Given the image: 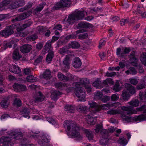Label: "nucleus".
<instances>
[{
    "mask_svg": "<svg viewBox=\"0 0 146 146\" xmlns=\"http://www.w3.org/2000/svg\"><path fill=\"white\" fill-rule=\"evenodd\" d=\"M93 85L96 88L101 89L103 87V83L102 84L101 82L99 80H97L93 83Z\"/></svg>",
    "mask_w": 146,
    "mask_h": 146,
    "instance_id": "25",
    "label": "nucleus"
},
{
    "mask_svg": "<svg viewBox=\"0 0 146 146\" xmlns=\"http://www.w3.org/2000/svg\"><path fill=\"white\" fill-rule=\"evenodd\" d=\"M127 74H131L134 75L136 74L137 72L135 69L133 67H130L129 69L125 72Z\"/></svg>",
    "mask_w": 146,
    "mask_h": 146,
    "instance_id": "31",
    "label": "nucleus"
},
{
    "mask_svg": "<svg viewBox=\"0 0 146 146\" xmlns=\"http://www.w3.org/2000/svg\"><path fill=\"white\" fill-rule=\"evenodd\" d=\"M44 5L45 4L43 3L40 4L39 7L36 8V10L38 12H40L43 9Z\"/></svg>",
    "mask_w": 146,
    "mask_h": 146,
    "instance_id": "57",
    "label": "nucleus"
},
{
    "mask_svg": "<svg viewBox=\"0 0 146 146\" xmlns=\"http://www.w3.org/2000/svg\"><path fill=\"white\" fill-rule=\"evenodd\" d=\"M12 98L13 99L12 103L13 110L15 111H17L18 108V96L17 95L13 94Z\"/></svg>",
    "mask_w": 146,
    "mask_h": 146,
    "instance_id": "11",
    "label": "nucleus"
},
{
    "mask_svg": "<svg viewBox=\"0 0 146 146\" xmlns=\"http://www.w3.org/2000/svg\"><path fill=\"white\" fill-rule=\"evenodd\" d=\"M34 98L37 102H40L44 100V97L40 92L37 93L34 96Z\"/></svg>",
    "mask_w": 146,
    "mask_h": 146,
    "instance_id": "17",
    "label": "nucleus"
},
{
    "mask_svg": "<svg viewBox=\"0 0 146 146\" xmlns=\"http://www.w3.org/2000/svg\"><path fill=\"white\" fill-rule=\"evenodd\" d=\"M29 110L27 108H23L20 111L21 114L24 117H28V118L30 117L29 115Z\"/></svg>",
    "mask_w": 146,
    "mask_h": 146,
    "instance_id": "19",
    "label": "nucleus"
},
{
    "mask_svg": "<svg viewBox=\"0 0 146 146\" xmlns=\"http://www.w3.org/2000/svg\"><path fill=\"white\" fill-rule=\"evenodd\" d=\"M129 21L128 19H121L120 21V24L121 26H123L125 24L128 23Z\"/></svg>",
    "mask_w": 146,
    "mask_h": 146,
    "instance_id": "58",
    "label": "nucleus"
},
{
    "mask_svg": "<svg viewBox=\"0 0 146 146\" xmlns=\"http://www.w3.org/2000/svg\"><path fill=\"white\" fill-rule=\"evenodd\" d=\"M116 75V73L114 72H107L106 74V76L108 77H114Z\"/></svg>",
    "mask_w": 146,
    "mask_h": 146,
    "instance_id": "47",
    "label": "nucleus"
},
{
    "mask_svg": "<svg viewBox=\"0 0 146 146\" xmlns=\"http://www.w3.org/2000/svg\"><path fill=\"white\" fill-rule=\"evenodd\" d=\"M37 37L38 36L35 35L29 36L28 37V38L31 40H34L36 39Z\"/></svg>",
    "mask_w": 146,
    "mask_h": 146,
    "instance_id": "61",
    "label": "nucleus"
},
{
    "mask_svg": "<svg viewBox=\"0 0 146 146\" xmlns=\"http://www.w3.org/2000/svg\"><path fill=\"white\" fill-rule=\"evenodd\" d=\"M53 52H50L47 55L46 57V60L47 61H50L52 60L53 56Z\"/></svg>",
    "mask_w": 146,
    "mask_h": 146,
    "instance_id": "44",
    "label": "nucleus"
},
{
    "mask_svg": "<svg viewBox=\"0 0 146 146\" xmlns=\"http://www.w3.org/2000/svg\"><path fill=\"white\" fill-rule=\"evenodd\" d=\"M128 104L130 106L133 107H137L139 105V102L138 100L137 99L131 100L128 102Z\"/></svg>",
    "mask_w": 146,
    "mask_h": 146,
    "instance_id": "33",
    "label": "nucleus"
},
{
    "mask_svg": "<svg viewBox=\"0 0 146 146\" xmlns=\"http://www.w3.org/2000/svg\"><path fill=\"white\" fill-rule=\"evenodd\" d=\"M121 96L123 100L127 101L129 99L130 95L126 90H124L122 91Z\"/></svg>",
    "mask_w": 146,
    "mask_h": 146,
    "instance_id": "23",
    "label": "nucleus"
},
{
    "mask_svg": "<svg viewBox=\"0 0 146 146\" xmlns=\"http://www.w3.org/2000/svg\"><path fill=\"white\" fill-rule=\"evenodd\" d=\"M85 132L88 139L90 141L92 140L93 138V135L92 131L88 129H86L85 130Z\"/></svg>",
    "mask_w": 146,
    "mask_h": 146,
    "instance_id": "28",
    "label": "nucleus"
},
{
    "mask_svg": "<svg viewBox=\"0 0 146 146\" xmlns=\"http://www.w3.org/2000/svg\"><path fill=\"white\" fill-rule=\"evenodd\" d=\"M140 60L142 63L145 66H146V53H143L141 55Z\"/></svg>",
    "mask_w": 146,
    "mask_h": 146,
    "instance_id": "43",
    "label": "nucleus"
},
{
    "mask_svg": "<svg viewBox=\"0 0 146 146\" xmlns=\"http://www.w3.org/2000/svg\"><path fill=\"white\" fill-rule=\"evenodd\" d=\"M129 80L130 82L133 85H136L138 83L137 81L135 79L130 78Z\"/></svg>",
    "mask_w": 146,
    "mask_h": 146,
    "instance_id": "62",
    "label": "nucleus"
},
{
    "mask_svg": "<svg viewBox=\"0 0 146 146\" xmlns=\"http://www.w3.org/2000/svg\"><path fill=\"white\" fill-rule=\"evenodd\" d=\"M18 135L17 130H12L8 136H3L0 138V143L3 144L2 146H13L14 144L12 139H16Z\"/></svg>",
    "mask_w": 146,
    "mask_h": 146,
    "instance_id": "3",
    "label": "nucleus"
},
{
    "mask_svg": "<svg viewBox=\"0 0 146 146\" xmlns=\"http://www.w3.org/2000/svg\"><path fill=\"white\" fill-rule=\"evenodd\" d=\"M72 55L68 54L66 56L63 61V65L62 70L63 71L66 72L70 68L69 65L71 57Z\"/></svg>",
    "mask_w": 146,
    "mask_h": 146,
    "instance_id": "7",
    "label": "nucleus"
},
{
    "mask_svg": "<svg viewBox=\"0 0 146 146\" xmlns=\"http://www.w3.org/2000/svg\"><path fill=\"white\" fill-rule=\"evenodd\" d=\"M13 88L14 91L17 92L18 91V84L14 83L13 86Z\"/></svg>",
    "mask_w": 146,
    "mask_h": 146,
    "instance_id": "56",
    "label": "nucleus"
},
{
    "mask_svg": "<svg viewBox=\"0 0 146 146\" xmlns=\"http://www.w3.org/2000/svg\"><path fill=\"white\" fill-rule=\"evenodd\" d=\"M51 72L49 70H46L42 74H41L40 77L41 78H44L48 80L51 77Z\"/></svg>",
    "mask_w": 146,
    "mask_h": 146,
    "instance_id": "13",
    "label": "nucleus"
},
{
    "mask_svg": "<svg viewBox=\"0 0 146 146\" xmlns=\"http://www.w3.org/2000/svg\"><path fill=\"white\" fill-rule=\"evenodd\" d=\"M121 110L125 111L122 112L119 109H111L107 112V113L110 115L120 114L121 118L123 121L130 122L131 120V118L129 116H127L125 113L127 114H136L137 111H143L144 113L138 116H136L133 118L135 121H141L146 120V106L143 105L139 108L133 109V108L131 106L126 107L123 106L121 107Z\"/></svg>",
    "mask_w": 146,
    "mask_h": 146,
    "instance_id": "1",
    "label": "nucleus"
},
{
    "mask_svg": "<svg viewBox=\"0 0 146 146\" xmlns=\"http://www.w3.org/2000/svg\"><path fill=\"white\" fill-rule=\"evenodd\" d=\"M37 30L38 31V33L40 34H42L44 32V29L43 26L38 27L37 28Z\"/></svg>",
    "mask_w": 146,
    "mask_h": 146,
    "instance_id": "53",
    "label": "nucleus"
},
{
    "mask_svg": "<svg viewBox=\"0 0 146 146\" xmlns=\"http://www.w3.org/2000/svg\"><path fill=\"white\" fill-rule=\"evenodd\" d=\"M77 36L73 34L68 35L66 37V39L68 40L69 39H75L76 38Z\"/></svg>",
    "mask_w": 146,
    "mask_h": 146,
    "instance_id": "52",
    "label": "nucleus"
},
{
    "mask_svg": "<svg viewBox=\"0 0 146 146\" xmlns=\"http://www.w3.org/2000/svg\"><path fill=\"white\" fill-rule=\"evenodd\" d=\"M63 8L62 6V3L61 1L56 3L53 7L52 9L53 10H58L60 8Z\"/></svg>",
    "mask_w": 146,
    "mask_h": 146,
    "instance_id": "39",
    "label": "nucleus"
},
{
    "mask_svg": "<svg viewBox=\"0 0 146 146\" xmlns=\"http://www.w3.org/2000/svg\"><path fill=\"white\" fill-rule=\"evenodd\" d=\"M46 120L49 123H51L52 124H55L56 123L55 121L52 118H50L47 117L46 118Z\"/></svg>",
    "mask_w": 146,
    "mask_h": 146,
    "instance_id": "63",
    "label": "nucleus"
},
{
    "mask_svg": "<svg viewBox=\"0 0 146 146\" xmlns=\"http://www.w3.org/2000/svg\"><path fill=\"white\" fill-rule=\"evenodd\" d=\"M11 43L10 42H5L4 43V47L5 48V49L8 47H9V48H11L12 45L11 44Z\"/></svg>",
    "mask_w": 146,
    "mask_h": 146,
    "instance_id": "64",
    "label": "nucleus"
},
{
    "mask_svg": "<svg viewBox=\"0 0 146 146\" xmlns=\"http://www.w3.org/2000/svg\"><path fill=\"white\" fill-rule=\"evenodd\" d=\"M121 90V88L119 86L114 85L113 88V90L115 92H116L120 91Z\"/></svg>",
    "mask_w": 146,
    "mask_h": 146,
    "instance_id": "60",
    "label": "nucleus"
},
{
    "mask_svg": "<svg viewBox=\"0 0 146 146\" xmlns=\"http://www.w3.org/2000/svg\"><path fill=\"white\" fill-rule=\"evenodd\" d=\"M41 139L38 141V142L40 145H43L44 143H47L49 141V139L45 135H43L41 137Z\"/></svg>",
    "mask_w": 146,
    "mask_h": 146,
    "instance_id": "26",
    "label": "nucleus"
},
{
    "mask_svg": "<svg viewBox=\"0 0 146 146\" xmlns=\"http://www.w3.org/2000/svg\"><path fill=\"white\" fill-rule=\"evenodd\" d=\"M102 138L100 140V143L102 145H106L108 143V132L106 129L103 130L102 132Z\"/></svg>",
    "mask_w": 146,
    "mask_h": 146,
    "instance_id": "8",
    "label": "nucleus"
},
{
    "mask_svg": "<svg viewBox=\"0 0 146 146\" xmlns=\"http://www.w3.org/2000/svg\"><path fill=\"white\" fill-rule=\"evenodd\" d=\"M103 87L104 86H107L108 85H113L114 84V81L111 78H107L104 80L103 82Z\"/></svg>",
    "mask_w": 146,
    "mask_h": 146,
    "instance_id": "24",
    "label": "nucleus"
},
{
    "mask_svg": "<svg viewBox=\"0 0 146 146\" xmlns=\"http://www.w3.org/2000/svg\"><path fill=\"white\" fill-rule=\"evenodd\" d=\"M75 106L66 105L65 107V111L68 112L73 113L75 110Z\"/></svg>",
    "mask_w": 146,
    "mask_h": 146,
    "instance_id": "27",
    "label": "nucleus"
},
{
    "mask_svg": "<svg viewBox=\"0 0 146 146\" xmlns=\"http://www.w3.org/2000/svg\"><path fill=\"white\" fill-rule=\"evenodd\" d=\"M13 48L15 49L13 53V58L14 62L18 60V46L17 44H14Z\"/></svg>",
    "mask_w": 146,
    "mask_h": 146,
    "instance_id": "12",
    "label": "nucleus"
},
{
    "mask_svg": "<svg viewBox=\"0 0 146 146\" xmlns=\"http://www.w3.org/2000/svg\"><path fill=\"white\" fill-rule=\"evenodd\" d=\"M103 94L100 91L95 92L94 93V98L96 100H101Z\"/></svg>",
    "mask_w": 146,
    "mask_h": 146,
    "instance_id": "32",
    "label": "nucleus"
},
{
    "mask_svg": "<svg viewBox=\"0 0 146 146\" xmlns=\"http://www.w3.org/2000/svg\"><path fill=\"white\" fill-rule=\"evenodd\" d=\"M58 77L59 79L60 80L67 81V77L64 76L60 72H58Z\"/></svg>",
    "mask_w": 146,
    "mask_h": 146,
    "instance_id": "42",
    "label": "nucleus"
},
{
    "mask_svg": "<svg viewBox=\"0 0 146 146\" xmlns=\"http://www.w3.org/2000/svg\"><path fill=\"white\" fill-rule=\"evenodd\" d=\"M11 27V29L13 30L16 29L17 32H18V22L12 24L9 26Z\"/></svg>",
    "mask_w": 146,
    "mask_h": 146,
    "instance_id": "46",
    "label": "nucleus"
},
{
    "mask_svg": "<svg viewBox=\"0 0 146 146\" xmlns=\"http://www.w3.org/2000/svg\"><path fill=\"white\" fill-rule=\"evenodd\" d=\"M32 49V46L29 44H25L20 48V50L23 53H28Z\"/></svg>",
    "mask_w": 146,
    "mask_h": 146,
    "instance_id": "14",
    "label": "nucleus"
},
{
    "mask_svg": "<svg viewBox=\"0 0 146 146\" xmlns=\"http://www.w3.org/2000/svg\"><path fill=\"white\" fill-rule=\"evenodd\" d=\"M135 52L134 51L131 52L130 55V61L132 65L136 66V63L138 60L135 57Z\"/></svg>",
    "mask_w": 146,
    "mask_h": 146,
    "instance_id": "15",
    "label": "nucleus"
},
{
    "mask_svg": "<svg viewBox=\"0 0 146 146\" xmlns=\"http://www.w3.org/2000/svg\"><path fill=\"white\" fill-rule=\"evenodd\" d=\"M88 34L86 33L81 34L79 35L78 38L81 39L85 38L88 37Z\"/></svg>",
    "mask_w": 146,
    "mask_h": 146,
    "instance_id": "50",
    "label": "nucleus"
},
{
    "mask_svg": "<svg viewBox=\"0 0 146 146\" xmlns=\"http://www.w3.org/2000/svg\"><path fill=\"white\" fill-rule=\"evenodd\" d=\"M122 52H123V56L125 54L129 53L130 52V49L128 48H125L122 49Z\"/></svg>",
    "mask_w": 146,
    "mask_h": 146,
    "instance_id": "59",
    "label": "nucleus"
},
{
    "mask_svg": "<svg viewBox=\"0 0 146 146\" xmlns=\"http://www.w3.org/2000/svg\"><path fill=\"white\" fill-rule=\"evenodd\" d=\"M80 46L79 43L76 42H72L68 44L69 48H77Z\"/></svg>",
    "mask_w": 146,
    "mask_h": 146,
    "instance_id": "34",
    "label": "nucleus"
},
{
    "mask_svg": "<svg viewBox=\"0 0 146 146\" xmlns=\"http://www.w3.org/2000/svg\"><path fill=\"white\" fill-rule=\"evenodd\" d=\"M13 30L11 29V27L8 26L0 32L1 36L6 38L14 33Z\"/></svg>",
    "mask_w": 146,
    "mask_h": 146,
    "instance_id": "9",
    "label": "nucleus"
},
{
    "mask_svg": "<svg viewBox=\"0 0 146 146\" xmlns=\"http://www.w3.org/2000/svg\"><path fill=\"white\" fill-rule=\"evenodd\" d=\"M102 129V124H98L96 125V129H94L96 133H98L100 132L102 135V132L103 130Z\"/></svg>",
    "mask_w": 146,
    "mask_h": 146,
    "instance_id": "36",
    "label": "nucleus"
},
{
    "mask_svg": "<svg viewBox=\"0 0 146 146\" xmlns=\"http://www.w3.org/2000/svg\"><path fill=\"white\" fill-rule=\"evenodd\" d=\"M56 86L59 89H61L63 87H64L65 85L62 83L60 82L57 83L56 85Z\"/></svg>",
    "mask_w": 146,
    "mask_h": 146,
    "instance_id": "54",
    "label": "nucleus"
},
{
    "mask_svg": "<svg viewBox=\"0 0 146 146\" xmlns=\"http://www.w3.org/2000/svg\"><path fill=\"white\" fill-rule=\"evenodd\" d=\"M73 85L76 87L74 88L76 90L75 94L77 97L79 99L78 101H85L86 100L85 92L83 91L82 88L79 85H77L76 83H74Z\"/></svg>",
    "mask_w": 146,
    "mask_h": 146,
    "instance_id": "5",
    "label": "nucleus"
},
{
    "mask_svg": "<svg viewBox=\"0 0 146 146\" xmlns=\"http://www.w3.org/2000/svg\"><path fill=\"white\" fill-rule=\"evenodd\" d=\"M9 102L7 100L4 99L1 102V105L3 108H7Z\"/></svg>",
    "mask_w": 146,
    "mask_h": 146,
    "instance_id": "40",
    "label": "nucleus"
},
{
    "mask_svg": "<svg viewBox=\"0 0 146 146\" xmlns=\"http://www.w3.org/2000/svg\"><path fill=\"white\" fill-rule=\"evenodd\" d=\"M18 0H4L2 2L4 6L9 5V8L11 9L16 8L18 5Z\"/></svg>",
    "mask_w": 146,
    "mask_h": 146,
    "instance_id": "6",
    "label": "nucleus"
},
{
    "mask_svg": "<svg viewBox=\"0 0 146 146\" xmlns=\"http://www.w3.org/2000/svg\"><path fill=\"white\" fill-rule=\"evenodd\" d=\"M82 64L81 61L80 60L78 57H76L74 59L73 63V66L76 68H80Z\"/></svg>",
    "mask_w": 146,
    "mask_h": 146,
    "instance_id": "18",
    "label": "nucleus"
},
{
    "mask_svg": "<svg viewBox=\"0 0 146 146\" xmlns=\"http://www.w3.org/2000/svg\"><path fill=\"white\" fill-rule=\"evenodd\" d=\"M88 104L90 105V107L95 109L96 112L99 111V110H98L99 105H98L96 103L92 101H91L88 102Z\"/></svg>",
    "mask_w": 146,
    "mask_h": 146,
    "instance_id": "21",
    "label": "nucleus"
},
{
    "mask_svg": "<svg viewBox=\"0 0 146 146\" xmlns=\"http://www.w3.org/2000/svg\"><path fill=\"white\" fill-rule=\"evenodd\" d=\"M84 11H75L73 14L69 15L67 21L69 24L73 23L75 21L82 19L85 16Z\"/></svg>",
    "mask_w": 146,
    "mask_h": 146,
    "instance_id": "4",
    "label": "nucleus"
},
{
    "mask_svg": "<svg viewBox=\"0 0 146 146\" xmlns=\"http://www.w3.org/2000/svg\"><path fill=\"white\" fill-rule=\"evenodd\" d=\"M87 108V107L86 106L79 105L77 106L76 109L78 111L80 112H83L86 110Z\"/></svg>",
    "mask_w": 146,
    "mask_h": 146,
    "instance_id": "41",
    "label": "nucleus"
},
{
    "mask_svg": "<svg viewBox=\"0 0 146 146\" xmlns=\"http://www.w3.org/2000/svg\"><path fill=\"white\" fill-rule=\"evenodd\" d=\"M27 90L26 87L23 85H19V91L20 90L21 91H25Z\"/></svg>",
    "mask_w": 146,
    "mask_h": 146,
    "instance_id": "55",
    "label": "nucleus"
},
{
    "mask_svg": "<svg viewBox=\"0 0 146 146\" xmlns=\"http://www.w3.org/2000/svg\"><path fill=\"white\" fill-rule=\"evenodd\" d=\"M119 98L118 95L117 94H114L112 95L111 97V100L113 101H116Z\"/></svg>",
    "mask_w": 146,
    "mask_h": 146,
    "instance_id": "45",
    "label": "nucleus"
},
{
    "mask_svg": "<svg viewBox=\"0 0 146 146\" xmlns=\"http://www.w3.org/2000/svg\"><path fill=\"white\" fill-rule=\"evenodd\" d=\"M26 80L28 82H36L37 80V78L33 75H30L27 77Z\"/></svg>",
    "mask_w": 146,
    "mask_h": 146,
    "instance_id": "35",
    "label": "nucleus"
},
{
    "mask_svg": "<svg viewBox=\"0 0 146 146\" xmlns=\"http://www.w3.org/2000/svg\"><path fill=\"white\" fill-rule=\"evenodd\" d=\"M118 142L120 144L123 146L125 145L127 143V141L124 137L120 138L119 139Z\"/></svg>",
    "mask_w": 146,
    "mask_h": 146,
    "instance_id": "38",
    "label": "nucleus"
},
{
    "mask_svg": "<svg viewBox=\"0 0 146 146\" xmlns=\"http://www.w3.org/2000/svg\"><path fill=\"white\" fill-rule=\"evenodd\" d=\"M125 88L129 93L131 94H134L135 93V88L131 84L126 83L125 84Z\"/></svg>",
    "mask_w": 146,
    "mask_h": 146,
    "instance_id": "16",
    "label": "nucleus"
},
{
    "mask_svg": "<svg viewBox=\"0 0 146 146\" xmlns=\"http://www.w3.org/2000/svg\"><path fill=\"white\" fill-rule=\"evenodd\" d=\"M121 104L119 102L112 104V103H109L106 104H104L102 105H99L98 110L100 111L101 109L108 110L110 107L114 106L115 108H117L118 106L120 105Z\"/></svg>",
    "mask_w": 146,
    "mask_h": 146,
    "instance_id": "10",
    "label": "nucleus"
},
{
    "mask_svg": "<svg viewBox=\"0 0 146 146\" xmlns=\"http://www.w3.org/2000/svg\"><path fill=\"white\" fill-rule=\"evenodd\" d=\"M134 9L135 10L136 12H137L139 13H142V9L139 5H137L135 7Z\"/></svg>",
    "mask_w": 146,
    "mask_h": 146,
    "instance_id": "51",
    "label": "nucleus"
},
{
    "mask_svg": "<svg viewBox=\"0 0 146 146\" xmlns=\"http://www.w3.org/2000/svg\"><path fill=\"white\" fill-rule=\"evenodd\" d=\"M52 48L51 47V42H48L46 43L44 46V48L43 50H44L45 54L46 53L48 52L50 50H51Z\"/></svg>",
    "mask_w": 146,
    "mask_h": 146,
    "instance_id": "29",
    "label": "nucleus"
},
{
    "mask_svg": "<svg viewBox=\"0 0 146 146\" xmlns=\"http://www.w3.org/2000/svg\"><path fill=\"white\" fill-rule=\"evenodd\" d=\"M61 94V93L59 91L54 90L52 92L51 97L53 100L58 99L59 96Z\"/></svg>",
    "mask_w": 146,
    "mask_h": 146,
    "instance_id": "20",
    "label": "nucleus"
},
{
    "mask_svg": "<svg viewBox=\"0 0 146 146\" xmlns=\"http://www.w3.org/2000/svg\"><path fill=\"white\" fill-rule=\"evenodd\" d=\"M64 125L68 132V135L71 138H75L78 140L81 139L82 136L80 133V127L76 123L71 120L66 121Z\"/></svg>",
    "mask_w": 146,
    "mask_h": 146,
    "instance_id": "2",
    "label": "nucleus"
},
{
    "mask_svg": "<svg viewBox=\"0 0 146 146\" xmlns=\"http://www.w3.org/2000/svg\"><path fill=\"white\" fill-rule=\"evenodd\" d=\"M60 54H62L64 53H68V51L66 50V47H64L60 49Z\"/></svg>",
    "mask_w": 146,
    "mask_h": 146,
    "instance_id": "49",
    "label": "nucleus"
},
{
    "mask_svg": "<svg viewBox=\"0 0 146 146\" xmlns=\"http://www.w3.org/2000/svg\"><path fill=\"white\" fill-rule=\"evenodd\" d=\"M140 101L141 102H145L146 101V92L145 94H143V93L140 92L139 93Z\"/></svg>",
    "mask_w": 146,
    "mask_h": 146,
    "instance_id": "37",
    "label": "nucleus"
},
{
    "mask_svg": "<svg viewBox=\"0 0 146 146\" xmlns=\"http://www.w3.org/2000/svg\"><path fill=\"white\" fill-rule=\"evenodd\" d=\"M63 8L69 7L71 4L70 0H62L61 1Z\"/></svg>",
    "mask_w": 146,
    "mask_h": 146,
    "instance_id": "30",
    "label": "nucleus"
},
{
    "mask_svg": "<svg viewBox=\"0 0 146 146\" xmlns=\"http://www.w3.org/2000/svg\"><path fill=\"white\" fill-rule=\"evenodd\" d=\"M85 119L87 123L90 124H94L96 120V118H94L93 117L90 115L86 116Z\"/></svg>",
    "mask_w": 146,
    "mask_h": 146,
    "instance_id": "22",
    "label": "nucleus"
},
{
    "mask_svg": "<svg viewBox=\"0 0 146 146\" xmlns=\"http://www.w3.org/2000/svg\"><path fill=\"white\" fill-rule=\"evenodd\" d=\"M87 23H86L84 22H80L78 25V27L79 28H86L87 27Z\"/></svg>",
    "mask_w": 146,
    "mask_h": 146,
    "instance_id": "48",
    "label": "nucleus"
}]
</instances>
